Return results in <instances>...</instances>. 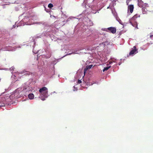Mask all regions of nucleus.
Returning <instances> with one entry per match:
<instances>
[{
	"instance_id": "1",
	"label": "nucleus",
	"mask_w": 153,
	"mask_h": 153,
	"mask_svg": "<svg viewBox=\"0 0 153 153\" xmlns=\"http://www.w3.org/2000/svg\"><path fill=\"white\" fill-rule=\"evenodd\" d=\"M40 96L39 98L43 101L45 100V98L48 97V90L46 87H43L39 90Z\"/></svg>"
},
{
	"instance_id": "2",
	"label": "nucleus",
	"mask_w": 153,
	"mask_h": 153,
	"mask_svg": "<svg viewBox=\"0 0 153 153\" xmlns=\"http://www.w3.org/2000/svg\"><path fill=\"white\" fill-rule=\"evenodd\" d=\"M138 17H140V16L137 14L135 15L133 17L129 20V22L134 27H136L137 28V24L136 22L135 21L136 19Z\"/></svg>"
},
{
	"instance_id": "3",
	"label": "nucleus",
	"mask_w": 153,
	"mask_h": 153,
	"mask_svg": "<svg viewBox=\"0 0 153 153\" xmlns=\"http://www.w3.org/2000/svg\"><path fill=\"white\" fill-rule=\"evenodd\" d=\"M30 81H28L25 83L24 86L23 90L26 91H32V88L30 85Z\"/></svg>"
},
{
	"instance_id": "4",
	"label": "nucleus",
	"mask_w": 153,
	"mask_h": 153,
	"mask_svg": "<svg viewBox=\"0 0 153 153\" xmlns=\"http://www.w3.org/2000/svg\"><path fill=\"white\" fill-rule=\"evenodd\" d=\"M134 49H133L130 52L129 55H131L132 56H133L134 55L136 54L137 53V49L136 48V47L135 46H134Z\"/></svg>"
},
{
	"instance_id": "5",
	"label": "nucleus",
	"mask_w": 153,
	"mask_h": 153,
	"mask_svg": "<svg viewBox=\"0 0 153 153\" xmlns=\"http://www.w3.org/2000/svg\"><path fill=\"white\" fill-rule=\"evenodd\" d=\"M104 30L106 31H107V30H108L113 33H114L116 32V28L113 27H110L107 29H104Z\"/></svg>"
},
{
	"instance_id": "6",
	"label": "nucleus",
	"mask_w": 153,
	"mask_h": 153,
	"mask_svg": "<svg viewBox=\"0 0 153 153\" xmlns=\"http://www.w3.org/2000/svg\"><path fill=\"white\" fill-rule=\"evenodd\" d=\"M134 9V6L133 5H130L128 6V13L130 14V13H132Z\"/></svg>"
},
{
	"instance_id": "7",
	"label": "nucleus",
	"mask_w": 153,
	"mask_h": 153,
	"mask_svg": "<svg viewBox=\"0 0 153 153\" xmlns=\"http://www.w3.org/2000/svg\"><path fill=\"white\" fill-rule=\"evenodd\" d=\"M5 103V98H2L0 101V104H1L0 105V107L4 106V104Z\"/></svg>"
},
{
	"instance_id": "8",
	"label": "nucleus",
	"mask_w": 153,
	"mask_h": 153,
	"mask_svg": "<svg viewBox=\"0 0 153 153\" xmlns=\"http://www.w3.org/2000/svg\"><path fill=\"white\" fill-rule=\"evenodd\" d=\"M28 97L29 99L33 100L34 97V95L32 93L28 95Z\"/></svg>"
},
{
	"instance_id": "9",
	"label": "nucleus",
	"mask_w": 153,
	"mask_h": 153,
	"mask_svg": "<svg viewBox=\"0 0 153 153\" xmlns=\"http://www.w3.org/2000/svg\"><path fill=\"white\" fill-rule=\"evenodd\" d=\"M41 56L42 57H43L44 58L45 57V58H50V57L51 55H48V56H46V55H40L39 56Z\"/></svg>"
},
{
	"instance_id": "10",
	"label": "nucleus",
	"mask_w": 153,
	"mask_h": 153,
	"mask_svg": "<svg viewBox=\"0 0 153 153\" xmlns=\"http://www.w3.org/2000/svg\"><path fill=\"white\" fill-rule=\"evenodd\" d=\"M85 49H87L88 50H90L91 48H88V47H87V48H84L83 47V48L82 47V48H79L78 49V50L79 51H80V50H82Z\"/></svg>"
},
{
	"instance_id": "11",
	"label": "nucleus",
	"mask_w": 153,
	"mask_h": 153,
	"mask_svg": "<svg viewBox=\"0 0 153 153\" xmlns=\"http://www.w3.org/2000/svg\"><path fill=\"white\" fill-rule=\"evenodd\" d=\"M92 10H93V11H92V13H96V11H94V10H97V11H98V9L97 8V7H93V8H92Z\"/></svg>"
},
{
	"instance_id": "12",
	"label": "nucleus",
	"mask_w": 153,
	"mask_h": 153,
	"mask_svg": "<svg viewBox=\"0 0 153 153\" xmlns=\"http://www.w3.org/2000/svg\"><path fill=\"white\" fill-rule=\"evenodd\" d=\"M110 67H111V66H108L107 67L104 68V69L103 70V72H104L105 71H107Z\"/></svg>"
},
{
	"instance_id": "13",
	"label": "nucleus",
	"mask_w": 153,
	"mask_h": 153,
	"mask_svg": "<svg viewBox=\"0 0 153 153\" xmlns=\"http://www.w3.org/2000/svg\"><path fill=\"white\" fill-rule=\"evenodd\" d=\"M25 71H21L20 72H16V74H24L25 72Z\"/></svg>"
},
{
	"instance_id": "14",
	"label": "nucleus",
	"mask_w": 153,
	"mask_h": 153,
	"mask_svg": "<svg viewBox=\"0 0 153 153\" xmlns=\"http://www.w3.org/2000/svg\"><path fill=\"white\" fill-rule=\"evenodd\" d=\"M115 60H116V59H112L111 61H110L109 62V64H111L112 63V62H116L115 61Z\"/></svg>"
},
{
	"instance_id": "15",
	"label": "nucleus",
	"mask_w": 153,
	"mask_h": 153,
	"mask_svg": "<svg viewBox=\"0 0 153 153\" xmlns=\"http://www.w3.org/2000/svg\"><path fill=\"white\" fill-rule=\"evenodd\" d=\"M93 25V23L91 21H89L88 23V25L92 26Z\"/></svg>"
},
{
	"instance_id": "16",
	"label": "nucleus",
	"mask_w": 153,
	"mask_h": 153,
	"mask_svg": "<svg viewBox=\"0 0 153 153\" xmlns=\"http://www.w3.org/2000/svg\"><path fill=\"white\" fill-rule=\"evenodd\" d=\"M53 6V5L51 4H49L48 5V7L50 8L52 7Z\"/></svg>"
},
{
	"instance_id": "17",
	"label": "nucleus",
	"mask_w": 153,
	"mask_h": 153,
	"mask_svg": "<svg viewBox=\"0 0 153 153\" xmlns=\"http://www.w3.org/2000/svg\"><path fill=\"white\" fill-rule=\"evenodd\" d=\"M92 66V65H89V66H87L86 67V68L87 69H90L91 68Z\"/></svg>"
},
{
	"instance_id": "18",
	"label": "nucleus",
	"mask_w": 153,
	"mask_h": 153,
	"mask_svg": "<svg viewBox=\"0 0 153 153\" xmlns=\"http://www.w3.org/2000/svg\"><path fill=\"white\" fill-rule=\"evenodd\" d=\"M16 73H15L14 74H13V73H12V76H14L15 77H16L17 74H16Z\"/></svg>"
},
{
	"instance_id": "19",
	"label": "nucleus",
	"mask_w": 153,
	"mask_h": 153,
	"mask_svg": "<svg viewBox=\"0 0 153 153\" xmlns=\"http://www.w3.org/2000/svg\"><path fill=\"white\" fill-rule=\"evenodd\" d=\"M118 21L120 24L122 25H123V23H122L120 19H119Z\"/></svg>"
},
{
	"instance_id": "20",
	"label": "nucleus",
	"mask_w": 153,
	"mask_h": 153,
	"mask_svg": "<svg viewBox=\"0 0 153 153\" xmlns=\"http://www.w3.org/2000/svg\"><path fill=\"white\" fill-rule=\"evenodd\" d=\"M14 69V67H12L10 68V70L11 71L12 70H13Z\"/></svg>"
},
{
	"instance_id": "21",
	"label": "nucleus",
	"mask_w": 153,
	"mask_h": 153,
	"mask_svg": "<svg viewBox=\"0 0 153 153\" xmlns=\"http://www.w3.org/2000/svg\"><path fill=\"white\" fill-rule=\"evenodd\" d=\"M82 81H81V80H79L78 81V83L80 84L81 83Z\"/></svg>"
},
{
	"instance_id": "22",
	"label": "nucleus",
	"mask_w": 153,
	"mask_h": 153,
	"mask_svg": "<svg viewBox=\"0 0 153 153\" xmlns=\"http://www.w3.org/2000/svg\"><path fill=\"white\" fill-rule=\"evenodd\" d=\"M33 53H37V52H38V51H37L36 52L34 51V50L33 49Z\"/></svg>"
},
{
	"instance_id": "23",
	"label": "nucleus",
	"mask_w": 153,
	"mask_h": 153,
	"mask_svg": "<svg viewBox=\"0 0 153 153\" xmlns=\"http://www.w3.org/2000/svg\"><path fill=\"white\" fill-rule=\"evenodd\" d=\"M72 53H75L73 52L72 53H68L67 55H70Z\"/></svg>"
},
{
	"instance_id": "24",
	"label": "nucleus",
	"mask_w": 153,
	"mask_h": 153,
	"mask_svg": "<svg viewBox=\"0 0 153 153\" xmlns=\"http://www.w3.org/2000/svg\"><path fill=\"white\" fill-rule=\"evenodd\" d=\"M72 18H75L74 17H70L69 19H68V21H69V19H71Z\"/></svg>"
},
{
	"instance_id": "25",
	"label": "nucleus",
	"mask_w": 153,
	"mask_h": 153,
	"mask_svg": "<svg viewBox=\"0 0 153 153\" xmlns=\"http://www.w3.org/2000/svg\"><path fill=\"white\" fill-rule=\"evenodd\" d=\"M16 23L15 25H13V28H14L16 27Z\"/></svg>"
},
{
	"instance_id": "26",
	"label": "nucleus",
	"mask_w": 153,
	"mask_h": 153,
	"mask_svg": "<svg viewBox=\"0 0 153 153\" xmlns=\"http://www.w3.org/2000/svg\"><path fill=\"white\" fill-rule=\"evenodd\" d=\"M13 94H12L11 95H10V98H11V97H13Z\"/></svg>"
},
{
	"instance_id": "27",
	"label": "nucleus",
	"mask_w": 153,
	"mask_h": 153,
	"mask_svg": "<svg viewBox=\"0 0 153 153\" xmlns=\"http://www.w3.org/2000/svg\"><path fill=\"white\" fill-rule=\"evenodd\" d=\"M153 36V35H150V37L151 38V37H152V36Z\"/></svg>"
},
{
	"instance_id": "28",
	"label": "nucleus",
	"mask_w": 153,
	"mask_h": 153,
	"mask_svg": "<svg viewBox=\"0 0 153 153\" xmlns=\"http://www.w3.org/2000/svg\"><path fill=\"white\" fill-rule=\"evenodd\" d=\"M121 62H120L119 63V65H120L121 64Z\"/></svg>"
},
{
	"instance_id": "29",
	"label": "nucleus",
	"mask_w": 153,
	"mask_h": 153,
	"mask_svg": "<svg viewBox=\"0 0 153 153\" xmlns=\"http://www.w3.org/2000/svg\"><path fill=\"white\" fill-rule=\"evenodd\" d=\"M18 90H16V91L15 93H16L17 92Z\"/></svg>"
},
{
	"instance_id": "30",
	"label": "nucleus",
	"mask_w": 153,
	"mask_h": 153,
	"mask_svg": "<svg viewBox=\"0 0 153 153\" xmlns=\"http://www.w3.org/2000/svg\"><path fill=\"white\" fill-rule=\"evenodd\" d=\"M138 5H139V7H140V4H139V3H138Z\"/></svg>"
},
{
	"instance_id": "31",
	"label": "nucleus",
	"mask_w": 153,
	"mask_h": 153,
	"mask_svg": "<svg viewBox=\"0 0 153 153\" xmlns=\"http://www.w3.org/2000/svg\"><path fill=\"white\" fill-rule=\"evenodd\" d=\"M142 10H143H143H144V9H143V8L142 9Z\"/></svg>"
},
{
	"instance_id": "32",
	"label": "nucleus",
	"mask_w": 153,
	"mask_h": 153,
	"mask_svg": "<svg viewBox=\"0 0 153 153\" xmlns=\"http://www.w3.org/2000/svg\"><path fill=\"white\" fill-rule=\"evenodd\" d=\"M143 13H146L145 12L144 13V12H143Z\"/></svg>"
},
{
	"instance_id": "33",
	"label": "nucleus",
	"mask_w": 153,
	"mask_h": 153,
	"mask_svg": "<svg viewBox=\"0 0 153 153\" xmlns=\"http://www.w3.org/2000/svg\"><path fill=\"white\" fill-rule=\"evenodd\" d=\"M38 55L37 56V58H38Z\"/></svg>"
},
{
	"instance_id": "34",
	"label": "nucleus",
	"mask_w": 153,
	"mask_h": 153,
	"mask_svg": "<svg viewBox=\"0 0 153 153\" xmlns=\"http://www.w3.org/2000/svg\"><path fill=\"white\" fill-rule=\"evenodd\" d=\"M29 24L28 23H27V25H29Z\"/></svg>"
},
{
	"instance_id": "35",
	"label": "nucleus",
	"mask_w": 153,
	"mask_h": 153,
	"mask_svg": "<svg viewBox=\"0 0 153 153\" xmlns=\"http://www.w3.org/2000/svg\"><path fill=\"white\" fill-rule=\"evenodd\" d=\"M12 51H15V50H12Z\"/></svg>"
},
{
	"instance_id": "36",
	"label": "nucleus",
	"mask_w": 153,
	"mask_h": 153,
	"mask_svg": "<svg viewBox=\"0 0 153 153\" xmlns=\"http://www.w3.org/2000/svg\"><path fill=\"white\" fill-rule=\"evenodd\" d=\"M74 88H75V87L74 86Z\"/></svg>"
}]
</instances>
